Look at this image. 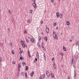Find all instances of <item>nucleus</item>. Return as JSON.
I'll list each match as a JSON object with an SVG mask.
<instances>
[{"instance_id": "f257e3e1", "label": "nucleus", "mask_w": 79, "mask_h": 79, "mask_svg": "<svg viewBox=\"0 0 79 79\" xmlns=\"http://www.w3.org/2000/svg\"><path fill=\"white\" fill-rule=\"evenodd\" d=\"M31 42H34V43H35V39H33L32 38H31Z\"/></svg>"}, {"instance_id": "f03ea898", "label": "nucleus", "mask_w": 79, "mask_h": 79, "mask_svg": "<svg viewBox=\"0 0 79 79\" xmlns=\"http://www.w3.org/2000/svg\"><path fill=\"white\" fill-rule=\"evenodd\" d=\"M53 37L54 38H56V39L57 38V35L55 34L54 32H53Z\"/></svg>"}, {"instance_id": "7ed1b4c3", "label": "nucleus", "mask_w": 79, "mask_h": 79, "mask_svg": "<svg viewBox=\"0 0 79 79\" xmlns=\"http://www.w3.org/2000/svg\"><path fill=\"white\" fill-rule=\"evenodd\" d=\"M45 74H43L40 76V78L44 79V78H45Z\"/></svg>"}, {"instance_id": "20e7f679", "label": "nucleus", "mask_w": 79, "mask_h": 79, "mask_svg": "<svg viewBox=\"0 0 79 79\" xmlns=\"http://www.w3.org/2000/svg\"><path fill=\"white\" fill-rule=\"evenodd\" d=\"M76 70H74V77L75 79L76 78Z\"/></svg>"}, {"instance_id": "39448f33", "label": "nucleus", "mask_w": 79, "mask_h": 79, "mask_svg": "<svg viewBox=\"0 0 79 79\" xmlns=\"http://www.w3.org/2000/svg\"><path fill=\"white\" fill-rule=\"evenodd\" d=\"M18 70L19 71V69H20V68H21V64H18Z\"/></svg>"}, {"instance_id": "423d86ee", "label": "nucleus", "mask_w": 79, "mask_h": 79, "mask_svg": "<svg viewBox=\"0 0 79 79\" xmlns=\"http://www.w3.org/2000/svg\"><path fill=\"white\" fill-rule=\"evenodd\" d=\"M32 5L33 6H34V8H35V7L36 8L37 6H36V5H37V4L34 3H33L32 4Z\"/></svg>"}, {"instance_id": "0eeeda50", "label": "nucleus", "mask_w": 79, "mask_h": 79, "mask_svg": "<svg viewBox=\"0 0 79 79\" xmlns=\"http://www.w3.org/2000/svg\"><path fill=\"white\" fill-rule=\"evenodd\" d=\"M46 31L47 33H49V29H48V28H46Z\"/></svg>"}, {"instance_id": "6e6552de", "label": "nucleus", "mask_w": 79, "mask_h": 79, "mask_svg": "<svg viewBox=\"0 0 79 79\" xmlns=\"http://www.w3.org/2000/svg\"><path fill=\"white\" fill-rule=\"evenodd\" d=\"M46 74L48 77H49V76H50V73H49V72H47Z\"/></svg>"}, {"instance_id": "1a4fd4ad", "label": "nucleus", "mask_w": 79, "mask_h": 79, "mask_svg": "<svg viewBox=\"0 0 79 79\" xmlns=\"http://www.w3.org/2000/svg\"><path fill=\"white\" fill-rule=\"evenodd\" d=\"M51 76L52 78H54V75H53V73H51Z\"/></svg>"}, {"instance_id": "9d476101", "label": "nucleus", "mask_w": 79, "mask_h": 79, "mask_svg": "<svg viewBox=\"0 0 79 79\" xmlns=\"http://www.w3.org/2000/svg\"><path fill=\"white\" fill-rule=\"evenodd\" d=\"M76 46H77V45H78V47L79 48V41H77V43H76Z\"/></svg>"}, {"instance_id": "9b49d317", "label": "nucleus", "mask_w": 79, "mask_h": 79, "mask_svg": "<svg viewBox=\"0 0 79 79\" xmlns=\"http://www.w3.org/2000/svg\"><path fill=\"white\" fill-rule=\"evenodd\" d=\"M34 74V72L33 71H32L31 73L30 74V76L31 77H32L33 76V74Z\"/></svg>"}, {"instance_id": "f8f14e48", "label": "nucleus", "mask_w": 79, "mask_h": 79, "mask_svg": "<svg viewBox=\"0 0 79 79\" xmlns=\"http://www.w3.org/2000/svg\"><path fill=\"white\" fill-rule=\"evenodd\" d=\"M36 56L37 58H39V53H38V52H37Z\"/></svg>"}, {"instance_id": "ddd939ff", "label": "nucleus", "mask_w": 79, "mask_h": 79, "mask_svg": "<svg viewBox=\"0 0 79 79\" xmlns=\"http://www.w3.org/2000/svg\"><path fill=\"white\" fill-rule=\"evenodd\" d=\"M44 39L45 40L46 42H47V40H48V38H47V37L46 36L44 38Z\"/></svg>"}, {"instance_id": "4468645a", "label": "nucleus", "mask_w": 79, "mask_h": 79, "mask_svg": "<svg viewBox=\"0 0 79 79\" xmlns=\"http://www.w3.org/2000/svg\"><path fill=\"white\" fill-rule=\"evenodd\" d=\"M63 50L64 51H65V52H66V48H65V47H64V46H63Z\"/></svg>"}, {"instance_id": "2eb2a0df", "label": "nucleus", "mask_w": 79, "mask_h": 79, "mask_svg": "<svg viewBox=\"0 0 79 79\" xmlns=\"http://www.w3.org/2000/svg\"><path fill=\"white\" fill-rule=\"evenodd\" d=\"M69 22H66V24L68 26H69V25L70 24V23H69Z\"/></svg>"}, {"instance_id": "dca6fc26", "label": "nucleus", "mask_w": 79, "mask_h": 79, "mask_svg": "<svg viewBox=\"0 0 79 79\" xmlns=\"http://www.w3.org/2000/svg\"><path fill=\"white\" fill-rule=\"evenodd\" d=\"M20 60H23V58L22 57V55H20L19 56Z\"/></svg>"}, {"instance_id": "f3484780", "label": "nucleus", "mask_w": 79, "mask_h": 79, "mask_svg": "<svg viewBox=\"0 0 79 79\" xmlns=\"http://www.w3.org/2000/svg\"><path fill=\"white\" fill-rule=\"evenodd\" d=\"M56 16L57 17V18H59V13H58V12H57L56 14Z\"/></svg>"}, {"instance_id": "a211bd4d", "label": "nucleus", "mask_w": 79, "mask_h": 79, "mask_svg": "<svg viewBox=\"0 0 79 79\" xmlns=\"http://www.w3.org/2000/svg\"><path fill=\"white\" fill-rule=\"evenodd\" d=\"M25 70L26 71H27V69H28V67L27 66H26L25 67Z\"/></svg>"}, {"instance_id": "6ab92c4d", "label": "nucleus", "mask_w": 79, "mask_h": 79, "mask_svg": "<svg viewBox=\"0 0 79 79\" xmlns=\"http://www.w3.org/2000/svg\"><path fill=\"white\" fill-rule=\"evenodd\" d=\"M76 56L77 58L76 59V60H77L79 58V56H78V55H77Z\"/></svg>"}, {"instance_id": "aec40b11", "label": "nucleus", "mask_w": 79, "mask_h": 79, "mask_svg": "<svg viewBox=\"0 0 79 79\" xmlns=\"http://www.w3.org/2000/svg\"><path fill=\"white\" fill-rule=\"evenodd\" d=\"M28 56L30 57H31V54H30V52H28Z\"/></svg>"}, {"instance_id": "412c9836", "label": "nucleus", "mask_w": 79, "mask_h": 79, "mask_svg": "<svg viewBox=\"0 0 79 79\" xmlns=\"http://www.w3.org/2000/svg\"><path fill=\"white\" fill-rule=\"evenodd\" d=\"M73 61H74L73 59H72L71 64H73Z\"/></svg>"}, {"instance_id": "4be33fe9", "label": "nucleus", "mask_w": 79, "mask_h": 79, "mask_svg": "<svg viewBox=\"0 0 79 79\" xmlns=\"http://www.w3.org/2000/svg\"><path fill=\"white\" fill-rule=\"evenodd\" d=\"M23 47H25V44H24L22 43Z\"/></svg>"}, {"instance_id": "5701e85b", "label": "nucleus", "mask_w": 79, "mask_h": 79, "mask_svg": "<svg viewBox=\"0 0 79 79\" xmlns=\"http://www.w3.org/2000/svg\"><path fill=\"white\" fill-rule=\"evenodd\" d=\"M41 45H42V48H44V44L42 43L41 44Z\"/></svg>"}, {"instance_id": "b1692460", "label": "nucleus", "mask_w": 79, "mask_h": 79, "mask_svg": "<svg viewBox=\"0 0 79 79\" xmlns=\"http://www.w3.org/2000/svg\"><path fill=\"white\" fill-rule=\"evenodd\" d=\"M44 58L45 60V59H46V56H45V54H44Z\"/></svg>"}, {"instance_id": "393cba45", "label": "nucleus", "mask_w": 79, "mask_h": 79, "mask_svg": "<svg viewBox=\"0 0 79 79\" xmlns=\"http://www.w3.org/2000/svg\"><path fill=\"white\" fill-rule=\"evenodd\" d=\"M27 73H25V77H27Z\"/></svg>"}, {"instance_id": "a878e982", "label": "nucleus", "mask_w": 79, "mask_h": 79, "mask_svg": "<svg viewBox=\"0 0 79 79\" xmlns=\"http://www.w3.org/2000/svg\"><path fill=\"white\" fill-rule=\"evenodd\" d=\"M56 23H54L53 24L54 26H56Z\"/></svg>"}, {"instance_id": "bb28decb", "label": "nucleus", "mask_w": 79, "mask_h": 79, "mask_svg": "<svg viewBox=\"0 0 79 79\" xmlns=\"http://www.w3.org/2000/svg\"><path fill=\"white\" fill-rule=\"evenodd\" d=\"M30 21V19H28L27 20V22L28 23H29V22Z\"/></svg>"}, {"instance_id": "cd10ccee", "label": "nucleus", "mask_w": 79, "mask_h": 79, "mask_svg": "<svg viewBox=\"0 0 79 79\" xmlns=\"http://www.w3.org/2000/svg\"><path fill=\"white\" fill-rule=\"evenodd\" d=\"M26 42H27V43H29V40H27V39H26Z\"/></svg>"}, {"instance_id": "c85d7f7f", "label": "nucleus", "mask_w": 79, "mask_h": 79, "mask_svg": "<svg viewBox=\"0 0 79 79\" xmlns=\"http://www.w3.org/2000/svg\"><path fill=\"white\" fill-rule=\"evenodd\" d=\"M9 13L10 14H11V12L10 10H9Z\"/></svg>"}, {"instance_id": "c756f323", "label": "nucleus", "mask_w": 79, "mask_h": 79, "mask_svg": "<svg viewBox=\"0 0 79 79\" xmlns=\"http://www.w3.org/2000/svg\"><path fill=\"white\" fill-rule=\"evenodd\" d=\"M40 22H41V24H43V21L41 20V21Z\"/></svg>"}, {"instance_id": "7c9ffc66", "label": "nucleus", "mask_w": 79, "mask_h": 79, "mask_svg": "<svg viewBox=\"0 0 79 79\" xmlns=\"http://www.w3.org/2000/svg\"><path fill=\"white\" fill-rule=\"evenodd\" d=\"M43 49L44 50V52H45L46 51V50H45V48H43Z\"/></svg>"}, {"instance_id": "2f4dec72", "label": "nucleus", "mask_w": 79, "mask_h": 79, "mask_svg": "<svg viewBox=\"0 0 79 79\" xmlns=\"http://www.w3.org/2000/svg\"><path fill=\"white\" fill-rule=\"evenodd\" d=\"M53 67L55 69H56V66H54Z\"/></svg>"}, {"instance_id": "473e14b6", "label": "nucleus", "mask_w": 79, "mask_h": 79, "mask_svg": "<svg viewBox=\"0 0 79 79\" xmlns=\"http://www.w3.org/2000/svg\"><path fill=\"white\" fill-rule=\"evenodd\" d=\"M56 65V64L55 63H54L53 64V67L55 66Z\"/></svg>"}, {"instance_id": "72a5a7b5", "label": "nucleus", "mask_w": 79, "mask_h": 79, "mask_svg": "<svg viewBox=\"0 0 79 79\" xmlns=\"http://www.w3.org/2000/svg\"><path fill=\"white\" fill-rule=\"evenodd\" d=\"M60 18H62V14H60Z\"/></svg>"}, {"instance_id": "f704fd0d", "label": "nucleus", "mask_w": 79, "mask_h": 79, "mask_svg": "<svg viewBox=\"0 0 79 79\" xmlns=\"http://www.w3.org/2000/svg\"><path fill=\"white\" fill-rule=\"evenodd\" d=\"M39 40H40L41 39V37L40 36L39 37Z\"/></svg>"}, {"instance_id": "c9c22d12", "label": "nucleus", "mask_w": 79, "mask_h": 79, "mask_svg": "<svg viewBox=\"0 0 79 79\" xmlns=\"http://www.w3.org/2000/svg\"><path fill=\"white\" fill-rule=\"evenodd\" d=\"M12 54H14V51H13V50L12 51Z\"/></svg>"}, {"instance_id": "e433bc0d", "label": "nucleus", "mask_w": 79, "mask_h": 79, "mask_svg": "<svg viewBox=\"0 0 79 79\" xmlns=\"http://www.w3.org/2000/svg\"><path fill=\"white\" fill-rule=\"evenodd\" d=\"M37 45L38 46V47H40V44H39V43H37Z\"/></svg>"}, {"instance_id": "4c0bfd02", "label": "nucleus", "mask_w": 79, "mask_h": 79, "mask_svg": "<svg viewBox=\"0 0 79 79\" xmlns=\"http://www.w3.org/2000/svg\"><path fill=\"white\" fill-rule=\"evenodd\" d=\"M2 58L0 57V62H2Z\"/></svg>"}, {"instance_id": "58836bf2", "label": "nucleus", "mask_w": 79, "mask_h": 79, "mask_svg": "<svg viewBox=\"0 0 79 79\" xmlns=\"http://www.w3.org/2000/svg\"><path fill=\"white\" fill-rule=\"evenodd\" d=\"M22 64L23 65H24V64H26V63H25V62H22Z\"/></svg>"}, {"instance_id": "ea45409f", "label": "nucleus", "mask_w": 79, "mask_h": 79, "mask_svg": "<svg viewBox=\"0 0 79 79\" xmlns=\"http://www.w3.org/2000/svg\"><path fill=\"white\" fill-rule=\"evenodd\" d=\"M61 56L63 57V55H64V54H63V53H62L61 54Z\"/></svg>"}, {"instance_id": "a19ab883", "label": "nucleus", "mask_w": 79, "mask_h": 79, "mask_svg": "<svg viewBox=\"0 0 79 79\" xmlns=\"http://www.w3.org/2000/svg\"><path fill=\"white\" fill-rule=\"evenodd\" d=\"M35 61H37V58H36L35 59Z\"/></svg>"}, {"instance_id": "79ce46f5", "label": "nucleus", "mask_w": 79, "mask_h": 79, "mask_svg": "<svg viewBox=\"0 0 79 79\" xmlns=\"http://www.w3.org/2000/svg\"><path fill=\"white\" fill-rule=\"evenodd\" d=\"M24 34H26V33H27V31H26L25 30L24 31Z\"/></svg>"}, {"instance_id": "37998d69", "label": "nucleus", "mask_w": 79, "mask_h": 79, "mask_svg": "<svg viewBox=\"0 0 79 79\" xmlns=\"http://www.w3.org/2000/svg\"><path fill=\"white\" fill-rule=\"evenodd\" d=\"M21 44H24V43L23 42V41H21Z\"/></svg>"}, {"instance_id": "c03bdc74", "label": "nucleus", "mask_w": 79, "mask_h": 79, "mask_svg": "<svg viewBox=\"0 0 79 79\" xmlns=\"http://www.w3.org/2000/svg\"><path fill=\"white\" fill-rule=\"evenodd\" d=\"M12 63H13V64H15V62L14 61H13V62H12Z\"/></svg>"}, {"instance_id": "a18cd8bd", "label": "nucleus", "mask_w": 79, "mask_h": 79, "mask_svg": "<svg viewBox=\"0 0 79 79\" xmlns=\"http://www.w3.org/2000/svg\"><path fill=\"white\" fill-rule=\"evenodd\" d=\"M10 47H12V44L11 43H10Z\"/></svg>"}, {"instance_id": "49530a36", "label": "nucleus", "mask_w": 79, "mask_h": 79, "mask_svg": "<svg viewBox=\"0 0 79 79\" xmlns=\"http://www.w3.org/2000/svg\"><path fill=\"white\" fill-rule=\"evenodd\" d=\"M22 52H22V51H20V54H21L22 53Z\"/></svg>"}, {"instance_id": "de8ad7c7", "label": "nucleus", "mask_w": 79, "mask_h": 79, "mask_svg": "<svg viewBox=\"0 0 79 79\" xmlns=\"http://www.w3.org/2000/svg\"><path fill=\"white\" fill-rule=\"evenodd\" d=\"M33 3L36 4L35 3V0H34V3Z\"/></svg>"}, {"instance_id": "09e8293b", "label": "nucleus", "mask_w": 79, "mask_h": 79, "mask_svg": "<svg viewBox=\"0 0 79 79\" xmlns=\"http://www.w3.org/2000/svg\"><path fill=\"white\" fill-rule=\"evenodd\" d=\"M63 57H62V58H61V61H62V60H63Z\"/></svg>"}, {"instance_id": "8fccbe9b", "label": "nucleus", "mask_w": 79, "mask_h": 79, "mask_svg": "<svg viewBox=\"0 0 79 79\" xmlns=\"http://www.w3.org/2000/svg\"><path fill=\"white\" fill-rule=\"evenodd\" d=\"M30 13H32V10H30Z\"/></svg>"}, {"instance_id": "3c124183", "label": "nucleus", "mask_w": 79, "mask_h": 79, "mask_svg": "<svg viewBox=\"0 0 79 79\" xmlns=\"http://www.w3.org/2000/svg\"><path fill=\"white\" fill-rule=\"evenodd\" d=\"M51 2L52 3H53L54 1L53 0H51Z\"/></svg>"}, {"instance_id": "603ef678", "label": "nucleus", "mask_w": 79, "mask_h": 79, "mask_svg": "<svg viewBox=\"0 0 79 79\" xmlns=\"http://www.w3.org/2000/svg\"><path fill=\"white\" fill-rule=\"evenodd\" d=\"M8 30L9 31H10V28H8Z\"/></svg>"}, {"instance_id": "864d4df0", "label": "nucleus", "mask_w": 79, "mask_h": 79, "mask_svg": "<svg viewBox=\"0 0 79 79\" xmlns=\"http://www.w3.org/2000/svg\"><path fill=\"white\" fill-rule=\"evenodd\" d=\"M22 74L23 75V76H24V74H23V73H22Z\"/></svg>"}, {"instance_id": "5fc2aeb1", "label": "nucleus", "mask_w": 79, "mask_h": 79, "mask_svg": "<svg viewBox=\"0 0 79 79\" xmlns=\"http://www.w3.org/2000/svg\"><path fill=\"white\" fill-rule=\"evenodd\" d=\"M53 60H54V59L53 58H52V61H53Z\"/></svg>"}, {"instance_id": "6e6d98bb", "label": "nucleus", "mask_w": 79, "mask_h": 79, "mask_svg": "<svg viewBox=\"0 0 79 79\" xmlns=\"http://www.w3.org/2000/svg\"><path fill=\"white\" fill-rule=\"evenodd\" d=\"M68 79H70V77H68Z\"/></svg>"}, {"instance_id": "4d7b16f0", "label": "nucleus", "mask_w": 79, "mask_h": 79, "mask_svg": "<svg viewBox=\"0 0 79 79\" xmlns=\"http://www.w3.org/2000/svg\"><path fill=\"white\" fill-rule=\"evenodd\" d=\"M70 42H72V40H70Z\"/></svg>"}, {"instance_id": "13d9d810", "label": "nucleus", "mask_w": 79, "mask_h": 79, "mask_svg": "<svg viewBox=\"0 0 79 79\" xmlns=\"http://www.w3.org/2000/svg\"><path fill=\"white\" fill-rule=\"evenodd\" d=\"M41 34H42V35H43V34H44V33H43V32H42V33H41Z\"/></svg>"}, {"instance_id": "bf43d9fd", "label": "nucleus", "mask_w": 79, "mask_h": 79, "mask_svg": "<svg viewBox=\"0 0 79 79\" xmlns=\"http://www.w3.org/2000/svg\"><path fill=\"white\" fill-rule=\"evenodd\" d=\"M45 13H47V11L46 10H45Z\"/></svg>"}, {"instance_id": "052dcab7", "label": "nucleus", "mask_w": 79, "mask_h": 79, "mask_svg": "<svg viewBox=\"0 0 79 79\" xmlns=\"http://www.w3.org/2000/svg\"><path fill=\"white\" fill-rule=\"evenodd\" d=\"M73 46H74V44H73Z\"/></svg>"}, {"instance_id": "680f3d73", "label": "nucleus", "mask_w": 79, "mask_h": 79, "mask_svg": "<svg viewBox=\"0 0 79 79\" xmlns=\"http://www.w3.org/2000/svg\"><path fill=\"white\" fill-rule=\"evenodd\" d=\"M43 79V78H40V79Z\"/></svg>"}, {"instance_id": "e2e57ef3", "label": "nucleus", "mask_w": 79, "mask_h": 79, "mask_svg": "<svg viewBox=\"0 0 79 79\" xmlns=\"http://www.w3.org/2000/svg\"><path fill=\"white\" fill-rule=\"evenodd\" d=\"M19 50H21V48H19Z\"/></svg>"}, {"instance_id": "0e129e2a", "label": "nucleus", "mask_w": 79, "mask_h": 79, "mask_svg": "<svg viewBox=\"0 0 79 79\" xmlns=\"http://www.w3.org/2000/svg\"><path fill=\"white\" fill-rule=\"evenodd\" d=\"M59 2H60V0H58Z\"/></svg>"}, {"instance_id": "69168bd1", "label": "nucleus", "mask_w": 79, "mask_h": 79, "mask_svg": "<svg viewBox=\"0 0 79 79\" xmlns=\"http://www.w3.org/2000/svg\"><path fill=\"white\" fill-rule=\"evenodd\" d=\"M73 66H75V64H74V65Z\"/></svg>"}, {"instance_id": "338daca9", "label": "nucleus", "mask_w": 79, "mask_h": 79, "mask_svg": "<svg viewBox=\"0 0 79 79\" xmlns=\"http://www.w3.org/2000/svg\"><path fill=\"white\" fill-rule=\"evenodd\" d=\"M58 27H57V30H58Z\"/></svg>"}, {"instance_id": "774afa93", "label": "nucleus", "mask_w": 79, "mask_h": 79, "mask_svg": "<svg viewBox=\"0 0 79 79\" xmlns=\"http://www.w3.org/2000/svg\"><path fill=\"white\" fill-rule=\"evenodd\" d=\"M23 59V60H24V59Z\"/></svg>"}]
</instances>
